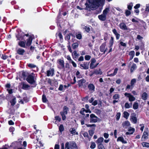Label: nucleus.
<instances>
[{
	"label": "nucleus",
	"instance_id": "f257e3e1",
	"mask_svg": "<svg viewBox=\"0 0 149 149\" xmlns=\"http://www.w3.org/2000/svg\"><path fill=\"white\" fill-rule=\"evenodd\" d=\"M105 0H89V4L86 3V9L87 10H94L97 8L100 5L104 4Z\"/></svg>",
	"mask_w": 149,
	"mask_h": 149
},
{
	"label": "nucleus",
	"instance_id": "f03ea898",
	"mask_svg": "<svg viewBox=\"0 0 149 149\" xmlns=\"http://www.w3.org/2000/svg\"><path fill=\"white\" fill-rule=\"evenodd\" d=\"M109 11V9L106 8L103 10L102 13L98 16L99 19L101 21H104L107 19V15Z\"/></svg>",
	"mask_w": 149,
	"mask_h": 149
},
{
	"label": "nucleus",
	"instance_id": "7ed1b4c3",
	"mask_svg": "<svg viewBox=\"0 0 149 149\" xmlns=\"http://www.w3.org/2000/svg\"><path fill=\"white\" fill-rule=\"evenodd\" d=\"M22 139H19L17 141H14L12 143L10 146L15 149H17L22 145Z\"/></svg>",
	"mask_w": 149,
	"mask_h": 149
},
{
	"label": "nucleus",
	"instance_id": "20e7f679",
	"mask_svg": "<svg viewBox=\"0 0 149 149\" xmlns=\"http://www.w3.org/2000/svg\"><path fill=\"white\" fill-rule=\"evenodd\" d=\"M36 78L35 75H29L26 79V81L30 84H33L36 82Z\"/></svg>",
	"mask_w": 149,
	"mask_h": 149
},
{
	"label": "nucleus",
	"instance_id": "39448f33",
	"mask_svg": "<svg viewBox=\"0 0 149 149\" xmlns=\"http://www.w3.org/2000/svg\"><path fill=\"white\" fill-rule=\"evenodd\" d=\"M57 66L60 69L64 68V62L63 60L61 59H58L57 61Z\"/></svg>",
	"mask_w": 149,
	"mask_h": 149
},
{
	"label": "nucleus",
	"instance_id": "423d86ee",
	"mask_svg": "<svg viewBox=\"0 0 149 149\" xmlns=\"http://www.w3.org/2000/svg\"><path fill=\"white\" fill-rule=\"evenodd\" d=\"M124 95L126 97L128 98L129 101L131 102L134 101L136 99L135 97L131 93H125Z\"/></svg>",
	"mask_w": 149,
	"mask_h": 149
},
{
	"label": "nucleus",
	"instance_id": "0eeeda50",
	"mask_svg": "<svg viewBox=\"0 0 149 149\" xmlns=\"http://www.w3.org/2000/svg\"><path fill=\"white\" fill-rule=\"evenodd\" d=\"M106 42L103 43L100 47V51L103 54H105L108 50L107 48L106 47Z\"/></svg>",
	"mask_w": 149,
	"mask_h": 149
},
{
	"label": "nucleus",
	"instance_id": "6e6552de",
	"mask_svg": "<svg viewBox=\"0 0 149 149\" xmlns=\"http://www.w3.org/2000/svg\"><path fill=\"white\" fill-rule=\"evenodd\" d=\"M34 142L36 144V149L37 148V146L38 147H40L43 146V144L42 141L38 138H37L35 141Z\"/></svg>",
	"mask_w": 149,
	"mask_h": 149
},
{
	"label": "nucleus",
	"instance_id": "1a4fd4ad",
	"mask_svg": "<svg viewBox=\"0 0 149 149\" xmlns=\"http://www.w3.org/2000/svg\"><path fill=\"white\" fill-rule=\"evenodd\" d=\"M119 27L122 30H126L129 31H131L130 29L127 28L125 24L123 22L119 24Z\"/></svg>",
	"mask_w": 149,
	"mask_h": 149
},
{
	"label": "nucleus",
	"instance_id": "9d476101",
	"mask_svg": "<svg viewBox=\"0 0 149 149\" xmlns=\"http://www.w3.org/2000/svg\"><path fill=\"white\" fill-rule=\"evenodd\" d=\"M114 42V38L113 37H111V39L109 41V49L107 53V54H108L109 53H110V52H111L112 51V47L113 44Z\"/></svg>",
	"mask_w": 149,
	"mask_h": 149
},
{
	"label": "nucleus",
	"instance_id": "9b49d317",
	"mask_svg": "<svg viewBox=\"0 0 149 149\" xmlns=\"http://www.w3.org/2000/svg\"><path fill=\"white\" fill-rule=\"evenodd\" d=\"M90 122L91 123H96L97 121V118L95 115L92 114L90 115Z\"/></svg>",
	"mask_w": 149,
	"mask_h": 149
},
{
	"label": "nucleus",
	"instance_id": "f8f14e48",
	"mask_svg": "<svg viewBox=\"0 0 149 149\" xmlns=\"http://www.w3.org/2000/svg\"><path fill=\"white\" fill-rule=\"evenodd\" d=\"M31 69H32L33 70L35 71L38 70V68L37 66L33 63H28L27 65Z\"/></svg>",
	"mask_w": 149,
	"mask_h": 149
},
{
	"label": "nucleus",
	"instance_id": "ddd939ff",
	"mask_svg": "<svg viewBox=\"0 0 149 149\" xmlns=\"http://www.w3.org/2000/svg\"><path fill=\"white\" fill-rule=\"evenodd\" d=\"M89 65V63L87 62H84L80 64V66L82 69L86 70L88 68Z\"/></svg>",
	"mask_w": 149,
	"mask_h": 149
},
{
	"label": "nucleus",
	"instance_id": "4468645a",
	"mask_svg": "<svg viewBox=\"0 0 149 149\" xmlns=\"http://www.w3.org/2000/svg\"><path fill=\"white\" fill-rule=\"evenodd\" d=\"M70 145L71 149H78L76 143L73 141L70 142Z\"/></svg>",
	"mask_w": 149,
	"mask_h": 149
},
{
	"label": "nucleus",
	"instance_id": "2eb2a0df",
	"mask_svg": "<svg viewBox=\"0 0 149 149\" xmlns=\"http://www.w3.org/2000/svg\"><path fill=\"white\" fill-rule=\"evenodd\" d=\"M118 69L117 68H116L114 70V71L113 73L109 74V73L111 71H109L107 72V76L112 77L113 76L116 75L117 73Z\"/></svg>",
	"mask_w": 149,
	"mask_h": 149
},
{
	"label": "nucleus",
	"instance_id": "dca6fc26",
	"mask_svg": "<svg viewBox=\"0 0 149 149\" xmlns=\"http://www.w3.org/2000/svg\"><path fill=\"white\" fill-rule=\"evenodd\" d=\"M72 55L73 58L74 60H76L79 56V54L77 53L76 51H74L72 53Z\"/></svg>",
	"mask_w": 149,
	"mask_h": 149
},
{
	"label": "nucleus",
	"instance_id": "f3484780",
	"mask_svg": "<svg viewBox=\"0 0 149 149\" xmlns=\"http://www.w3.org/2000/svg\"><path fill=\"white\" fill-rule=\"evenodd\" d=\"M128 132L126 133V135L132 134H133L135 131V129L134 128H133L131 127H130L128 128Z\"/></svg>",
	"mask_w": 149,
	"mask_h": 149
},
{
	"label": "nucleus",
	"instance_id": "a211bd4d",
	"mask_svg": "<svg viewBox=\"0 0 149 149\" xmlns=\"http://www.w3.org/2000/svg\"><path fill=\"white\" fill-rule=\"evenodd\" d=\"M17 52L18 54L23 55L25 53V51L23 49L19 48L17 50Z\"/></svg>",
	"mask_w": 149,
	"mask_h": 149
},
{
	"label": "nucleus",
	"instance_id": "6ab92c4d",
	"mask_svg": "<svg viewBox=\"0 0 149 149\" xmlns=\"http://www.w3.org/2000/svg\"><path fill=\"white\" fill-rule=\"evenodd\" d=\"M54 74V69L52 68L48 70L47 71V76H52Z\"/></svg>",
	"mask_w": 149,
	"mask_h": 149
},
{
	"label": "nucleus",
	"instance_id": "aec40b11",
	"mask_svg": "<svg viewBox=\"0 0 149 149\" xmlns=\"http://www.w3.org/2000/svg\"><path fill=\"white\" fill-rule=\"evenodd\" d=\"M123 127L124 128H127L130 125V122L128 121H126L123 122L122 124Z\"/></svg>",
	"mask_w": 149,
	"mask_h": 149
},
{
	"label": "nucleus",
	"instance_id": "412c9836",
	"mask_svg": "<svg viewBox=\"0 0 149 149\" xmlns=\"http://www.w3.org/2000/svg\"><path fill=\"white\" fill-rule=\"evenodd\" d=\"M148 133L144 131L143 133V135L142 136L141 139H143V140H145V139H148Z\"/></svg>",
	"mask_w": 149,
	"mask_h": 149
},
{
	"label": "nucleus",
	"instance_id": "4be33fe9",
	"mask_svg": "<svg viewBox=\"0 0 149 149\" xmlns=\"http://www.w3.org/2000/svg\"><path fill=\"white\" fill-rule=\"evenodd\" d=\"M86 80L84 79H82L78 81V85L79 87L83 86L85 84Z\"/></svg>",
	"mask_w": 149,
	"mask_h": 149
},
{
	"label": "nucleus",
	"instance_id": "5701e85b",
	"mask_svg": "<svg viewBox=\"0 0 149 149\" xmlns=\"http://www.w3.org/2000/svg\"><path fill=\"white\" fill-rule=\"evenodd\" d=\"M113 33L116 36V38L117 40H118L120 38V35L118 33L117 31L115 29H113L112 30Z\"/></svg>",
	"mask_w": 149,
	"mask_h": 149
},
{
	"label": "nucleus",
	"instance_id": "b1692460",
	"mask_svg": "<svg viewBox=\"0 0 149 149\" xmlns=\"http://www.w3.org/2000/svg\"><path fill=\"white\" fill-rule=\"evenodd\" d=\"M102 73V72L101 71L100 69H95L93 71V74H94L96 75H101Z\"/></svg>",
	"mask_w": 149,
	"mask_h": 149
},
{
	"label": "nucleus",
	"instance_id": "393cba45",
	"mask_svg": "<svg viewBox=\"0 0 149 149\" xmlns=\"http://www.w3.org/2000/svg\"><path fill=\"white\" fill-rule=\"evenodd\" d=\"M136 68L137 66L134 63H133L130 69V71L131 73H132L136 69Z\"/></svg>",
	"mask_w": 149,
	"mask_h": 149
},
{
	"label": "nucleus",
	"instance_id": "a878e982",
	"mask_svg": "<svg viewBox=\"0 0 149 149\" xmlns=\"http://www.w3.org/2000/svg\"><path fill=\"white\" fill-rule=\"evenodd\" d=\"M18 45L21 47L25 48L26 47V41H20L18 42Z\"/></svg>",
	"mask_w": 149,
	"mask_h": 149
},
{
	"label": "nucleus",
	"instance_id": "bb28decb",
	"mask_svg": "<svg viewBox=\"0 0 149 149\" xmlns=\"http://www.w3.org/2000/svg\"><path fill=\"white\" fill-rule=\"evenodd\" d=\"M130 120L134 124L136 123L137 121V118L135 116H131Z\"/></svg>",
	"mask_w": 149,
	"mask_h": 149
},
{
	"label": "nucleus",
	"instance_id": "cd10ccee",
	"mask_svg": "<svg viewBox=\"0 0 149 149\" xmlns=\"http://www.w3.org/2000/svg\"><path fill=\"white\" fill-rule=\"evenodd\" d=\"M117 141H121L123 143H126L127 142L124 140V138L122 136L119 137L117 140Z\"/></svg>",
	"mask_w": 149,
	"mask_h": 149
},
{
	"label": "nucleus",
	"instance_id": "c85d7f7f",
	"mask_svg": "<svg viewBox=\"0 0 149 149\" xmlns=\"http://www.w3.org/2000/svg\"><path fill=\"white\" fill-rule=\"evenodd\" d=\"M32 40V38L31 36H30L29 38L26 40V44L27 45L29 46L31 44Z\"/></svg>",
	"mask_w": 149,
	"mask_h": 149
},
{
	"label": "nucleus",
	"instance_id": "c756f323",
	"mask_svg": "<svg viewBox=\"0 0 149 149\" xmlns=\"http://www.w3.org/2000/svg\"><path fill=\"white\" fill-rule=\"evenodd\" d=\"M104 138L102 137H100L96 141V143L97 144H102L101 143L103 141Z\"/></svg>",
	"mask_w": 149,
	"mask_h": 149
},
{
	"label": "nucleus",
	"instance_id": "7c9ffc66",
	"mask_svg": "<svg viewBox=\"0 0 149 149\" xmlns=\"http://www.w3.org/2000/svg\"><path fill=\"white\" fill-rule=\"evenodd\" d=\"M142 99L144 100H147L148 97V94L145 92H144L141 95Z\"/></svg>",
	"mask_w": 149,
	"mask_h": 149
},
{
	"label": "nucleus",
	"instance_id": "2f4dec72",
	"mask_svg": "<svg viewBox=\"0 0 149 149\" xmlns=\"http://www.w3.org/2000/svg\"><path fill=\"white\" fill-rule=\"evenodd\" d=\"M88 87L90 90L94 91L95 89V86L93 84H90L88 85Z\"/></svg>",
	"mask_w": 149,
	"mask_h": 149
},
{
	"label": "nucleus",
	"instance_id": "473e14b6",
	"mask_svg": "<svg viewBox=\"0 0 149 149\" xmlns=\"http://www.w3.org/2000/svg\"><path fill=\"white\" fill-rule=\"evenodd\" d=\"M136 82V79H132L130 81V85L132 86V89L134 87V85Z\"/></svg>",
	"mask_w": 149,
	"mask_h": 149
},
{
	"label": "nucleus",
	"instance_id": "72a5a7b5",
	"mask_svg": "<svg viewBox=\"0 0 149 149\" xmlns=\"http://www.w3.org/2000/svg\"><path fill=\"white\" fill-rule=\"evenodd\" d=\"M132 103H131L130 104L128 102H126L125 104V107L126 109H129L132 107Z\"/></svg>",
	"mask_w": 149,
	"mask_h": 149
},
{
	"label": "nucleus",
	"instance_id": "f704fd0d",
	"mask_svg": "<svg viewBox=\"0 0 149 149\" xmlns=\"http://www.w3.org/2000/svg\"><path fill=\"white\" fill-rule=\"evenodd\" d=\"M130 115V113L128 112L125 111L123 113V117L125 118L126 119H127L128 118V117Z\"/></svg>",
	"mask_w": 149,
	"mask_h": 149
},
{
	"label": "nucleus",
	"instance_id": "c9c22d12",
	"mask_svg": "<svg viewBox=\"0 0 149 149\" xmlns=\"http://www.w3.org/2000/svg\"><path fill=\"white\" fill-rule=\"evenodd\" d=\"M79 46V43H78V41L77 42H76L73 44L72 45V47L73 49H75L77 48Z\"/></svg>",
	"mask_w": 149,
	"mask_h": 149
},
{
	"label": "nucleus",
	"instance_id": "e433bc0d",
	"mask_svg": "<svg viewBox=\"0 0 149 149\" xmlns=\"http://www.w3.org/2000/svg\"><path fill=\"white\" fill-rule=\"evenodd\" d=\"M82 28L85 30V31L87 32H89L90 31V29L89 26H84Z\"/></svg>",
	"mask_w": 149,
	"mask_h": 149
},
{
	"label": "nucleus",
	"instance_id": "4c0bfd02",
	"mask_svg": "<svg viewBox=\"0 0 149 149\" xmlns=\"http://www.w3.org/2000/svg\"><path fill=\"white\" fill-rule=\"evenodd\" d=\"M68 108L66 106H65L63 107V111H61V112L64 113L65 114H67L68 112Z\"/></svg>",
	"mask_w": 149,
	"mask_h": 149
},
{
	"label": "nucleus",
	"instance_id": "58836bf2",
	"mask_svg": "<svg viewBox=\"0 0 149 149\" xmlns=\"http://www.w3.org/2000/svg\"><path fill=\"white\" fill-rule=\"evenodd\" d=\"M11 103V105L13 106L15 105L16 103V98L15 97L13 98L10 101Z\"/></svg>",
	"mask_w": 149,
	"mask_h": 149
},
{
	"label": "nucleus",
	"instance_id": "ea45409f",
	"mask_svg": "<svg viewBox=\"0 0 149 149\" xmlns=\"http://www.w3.org/2000/svg\"><path fill=\"white\" fill-rule=\"evenodd\" d=\"M29 87V86L25 83H23L22 84V88L23 89L26 90Z\"/></svg>",
	"mask_w": 149,
	"mask_h": 149
},
{
	"label": "nucleus",
	"instance_id": "a19ab883",
	"mask_svg": "<svg viewBox=\"0 0 149 149\" xmlns=\"http://www.w3.org/2000/svg\"><path fill=\"white\" fill-rule=\"evenodd\" d=\"M75 35L77 39L80 40L82 38V35L81 33H76Z\"/></svg>",
	"mask_w": 149,
	"mask_h": 149
},
{
	"label": "nucleus",
	"instance_id": "79ce46f5",
	"mask_svg": "<svg viewBox=\"0 0 149 149\" xmlns=\"http://www.w3.org/2000/svg\"><path fill=\"white\" fill-rule=\"evenodd\" d=\"M138 104L137 102H135L133 105V108L134 109H137L138 108Z\"/></svg>",
	"mask_w": 149,
	"mask_h": 149
},
{
	"label": "nucleus",
	"instance_id": "37998d69",
	"mask_svg": "<svg viewBox=\"0 0 149 149\" xmlns=\"http://www.w3.org/2000/svg\"><path fill=\"white\" fill-rule=\"evenodd\" d=\"M120 95L118 94H116L113 96V99L114 100L119 99Z\"/></svg>",
	"mask_w": 149,
	"mask_h": 149
},
{
	"label": "nucleus",
	"instance_id": "c03bdc74",
	"mask_svg": "<svg viewBox=\"0 0 149 149\" xmlns=\"http://www.w3.org/2000/svg\"><path fill=\"white\" fill-rule=\"evenodd\" d=\"M69 131L72 134H75L76 130L74 128H71L70 129Z\"/></svg>",
	"mask_w": 149,
	"mask_h": 149
},
{
	"label": "nucleus",
	"instance_id": "a18cd8bd",
	"mask_svg": "<svg viewBox=\"0 0 149 149\" xmlns=\"http://www.w3.org/2000/svg\"><path fill=\"white\" fill-rule=\"evenodd\" d=\"M60 114L61 115V116H62V119L63 120H65L66 118L65 115H66V114H65L63 113L60 112Z\"/></svg>",
	"mask_w": 149,
	"mask_h": 149
},
{
	"label": "nucleus",
	"instance_id": "49530a36",
	"mask_svg": "<svg viewBox=\"0 0 149 149\" xmlns=\"http://www.w3.org/2000/svg\"><path fill=\"white\" fill-rule=\"evenodd\" d=\"M96 147V145L95 143L94 142H92L91 143V145L90 146V148L91 149H94Z\"/></svg>",
	"mask_w": 149,
	"mask_h": 149
},
{
	"label": "nucleus",
	"instance_id": "de8ad7c7",
	"mask_svg": "<svg viewBox=\"0 0 149 149\" xmlns=\"http://www.w3.org/2000/svg\"><path fill=\"white\" fill-rule=\"evenodd\" d=\"M133 6V3H130L129 5H127V8L129 10H131L132 9Z\"/></svg>",
	"mask_w": 149,
	"mask_h": 149
},
{
	"label": "nucleus",
	"instance_id": "09e8293b",
	"mask_svg": "<svg viewBox=\"0 0 149 149\" xmlns=\"http://www.w3.org/2000/svg\"><path fill=\"white\" fill-rule=\"evenodd\" d=\"M142 145L143 147L148 148L149 147V143L146 142H143Z\"/></svg>",
	"mask_w": 149,
	"mask_h": 149
},
{
	"label": "nucleus",
	"instance_id": "8fccbe9b",
	"mask_svg": "<svg viewBox=\"0 0 149 149\" xmlns=\"http://www.w3.org/2000/svg\"><path fill=\"white\" fill-rule=\"evenodd\" d=\"M65 148L66 149H70V142H67L65 144Z\"/></svg>",
	"mask_w": 149,
	"mask_h": 149
},
{
	"label": "nucleus",
	"instance_id": "3c124183",
	"mask_svg": "<svg viewBox=\"0 0 149 149\" xmlns=\"http://www.w3.org/2000/svg\"><path fill=\"white\" fill-rule=\"evenodd\" d=\"M64 127L63 125H60L59 128V130L61 132L64 130Z\"/></svg>",
	"mask_w": 149,
	"mask_h": 149
},
{
	"label": "nucleus",
	"instance_id": "603ef678",
	"mask_svg": "<svg viewBox=\"0 0 149 149\" xmlns=\"http://www.w3.org/2000/svg\"><path fill=\"white\" fill-rule=\"evenodd\" d=\"M121 114L120 113H118L116 115V120H117L118 121L120 119V116Z\"/></svg>",
	"mask_w": 149,
	"mask_h": 149
},
{
	"label": "nucleus",
	"instance_id": "864d4df0",
	"mask_svg": "<svg viewBox=\"0 0 149 149\" xmlns=\"http://www.w3.org/2000/svg\"><path fill=\"white\" fill-rule=\"evenodd\" d=\"M76 75L77 77V78H81L82 77V76L80 74V72L78 71H77V72L76 73Z\"/></svg>",
	"mask_w": 149,
	"mask_h": 149
},
{
	"label": "nucleus",
	"instance_id": "5fc2aeb1",
	"mask_svg": "<svg viewBox=\"0 0 149 149\" xmlns=\"http://www.w3.org/2000/svg\"><path fill=\"white\" fill-rule=\"evenodd\" d=\"M85 111L86 113L88 112L87 111H86L84 108H83L81 109L80 113L82 115H84V113Z\"/></svg>",
	"mask_w": 149,
	"mask_h": 149
},
{
	"label": "nucleus",
	"instance_id": "6e6d98bb",
	"mask_svg": "<svg viewBox=\"0 0 149 149\" xmlns=\"http://www.w3.org/2000/svg\"><path fill=\"white\" fill-rule=\"evenodd\" d=\"M55 120L56 121H57L58 122H60L61 121V118L59 116H56L54 117Z\"/></svg>",
	"mask_w": 149,
	"mask_h": 149
},
{
	"label": "nucleus",
	"instance_id": "4d7b16f0",
	"mask_svg": "<svg viewBox=\"0 0 149 149\" xmlns=\"http://www.w3.org/2000/svg\"><path fill=\"white\" fill-rule=\"evenodd\" d=\"M129 55L130 56H132L134 57L135 55V52L134 51H131L129 53Z\"/></svg>",
	"mask_w": 149,
	"mask_h": 149
},
{
	"label": "nucleus",
	"instance_id": "13d9d810",
	"mask_svg": "<svg viewBox=\"0 0 149 149\" xmlns=\"http://www.w3.org/2000/svg\"><path fill=\"white\" fill-rule=\"evenodd\" d=\"M42 99L43 102H46L47 101V99L46 98V96L44 95H42Z\"/></svg>",
	"mask_w": 149,
	"mask_h": 149
},
{
	"label": "nucleus",
	"instance_id": "bf43d9fd",
	"mask_svg": "<svg viewBox=\"0 0 149 149\" xmlns=\"http://www.w3.org/2000/svg\"><path fill=\"white\" fill-rule=\"evenodd\" d=\"M72 34L71 33H70L68 35H67L65 36V39L67 40H69L70 39V35H72Z\"/></svg>",
	"mask_w": 149,
	"mask_h": 149
},
{
	"label": "nucleus",
	"instance_id": "052dcab7",
	"mask_svg": "<svg viewBox=\"0 0 149 149\" xmlns=\"http://www.w3.org/2000/svg\"><path fill=\"white\" fill-rule=\"evenodd\" d=\"M98 147L99 149H105L104 148L103 145L102 144H98Z\"/></svg>",
	"mask_w": 149,
	"mask_h": 149
},
{
	"label": "nucleus",
	"instance_id": "680f3d73",
	"mask_svg": "<svg viewBox=\"0 0 149 149\" xmlns=\"http://www.w3.org/2000/svg\"><path fill=\"white\" fill-rule=\"evenodd\" d=\"M131 13L130 11L127 10H125V14L126 16H129L131 14Z\"/></svg>",
	"mask_w": 149,
	"mask_h": 149
},
{
	"label": "nucleus",
	"instance_id": "e2e57ef3",
	"mask_svg": "<svg viewBox=\"0 0 149 149\" xmlns=\"http://www.w3.org/2000/svg\"><path fill=\"white\" fill-rule=\"evenodd\" d=\"M63 89L65 90V89L63 88V85L62 84L60 85L58 88V90L59 91H62Z\"/></svg>",
	"mask_w": 149,
	"mask_h": 149
},
{
	"label": "nucleus",
	"instance_id": "0e129e2a",
	"mask_svg": "<svg viewBox=\"0 0 149 149\" xmlns=\"http://www.w3.org/2000/svg\"><path fill=\"white\" fill-rule=\"evenodd\" d=\"M91 58V56L88 55H87L85 56V59L86 60H89Z\"/></svg>",
	"mask_w": 149,
	"mask_h": 149
},
{
	"label": "nucleus",
	"instance_id": "69168bd1",
	"mask_svg": "<svg viewBox=\"0 0 149 149\" xmlns=\"http://www.w3.org/2000/svg\"><path fill=\"white\" fill-rule=\"evenodd\" d=\"M9 130L10 132H12V134H13V132L15 130V128L13 127H11Z\"/></svg>",
	"mask_w": 149,
	"mask_h": 149
},
{
	"label": "nucleus",
	"instance_id": "338daca9",
	"mask_svg": "<svg viewBox=\"0 0 149 149\" xmlns=\"http://www.w3.org/2000/svg\"><path fill=\"white\" fill-rule=\"evenodd\" d=\"M1 58L3 60L6 59L8 58V56L5 54H2L1 56Z\"/></svg>",
	"mask_w": 149,
	"mask_h": 149
},
{
	"label": "nucleus",
	"instance_id": "774afa93",
	"mask_svg": "<svg viewBox=\"0 0 149 149\" xmlns=\"http://www.w3.org/2000/svg\"><path fill=\"white\" fill-rule=\"evenodd\" d=\"M89 135L91 136H92L94 134V131L93 130H90L88 131Z\"/></svg>",
	"mask_w": 149,
	"mask_h": 149
}]
</instances>
